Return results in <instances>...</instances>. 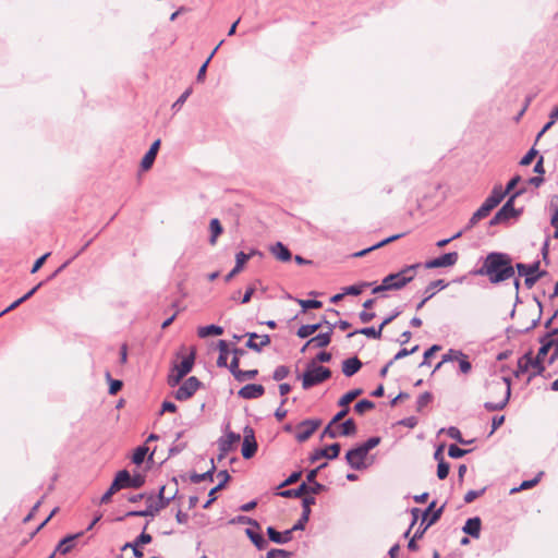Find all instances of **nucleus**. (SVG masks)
I'll return each instance as SVG.
<instances>
[{
  "label": "nucleus",
  "mask_w": 558,
  "mask_h": 558,
  "mask_svg": "<svg viewBox=\"0 0 558 558\" xmlns=\"http://www.w3.org/2000/svg\"><path fill=\"white\" fill-rule=\"evenodd\" d=\"M476 276H486L489 282L498 284L514 276V266L506 253L492 252L486 255L483 265L473 270Z\"/></svg>",
  "instance_id": "obj_1"
},
{
  "label": "nucleus",
  "mask_w": 558,
  "mask_h": 558,
  "mask_svg": "<svg viewBox=\"0 0 558 558\" xmlns=\"http://www.w3.org/2000/svg\"><path fill=\"white\" fill-rule=\"evenodd\" d=\"M485 387L489 398H496L498 396H502V398L498 402H485L484 408L490 412L504 410L511 397V379L505 376H494L486 380Z\"/></svg>",
  "instance_id": "obj_2"
},
{
  "label": "nucleus",
  "mask_w": 558,
  "mask_h": 558,
  "mask_svg": "<svg viewBox=\"0 0 558 558\" xmlns=\"http://www.w3.org/2000/svg\"><path fill=\"white\" fill-rule=\"evenodd\" d=\"M166 485L161 486L156 498L154 494H147L146 509L129 511L125 517H155L159 511L167 508L178 495L177 487L170 496H166Z\"/></svg>",
  "instance_id": "obj_3"
},
{
  "label": "nucleus",
  "mask_w": 558,
  "mask_h": 558,
  "mask_svg": "<svg viewBox=\"0 0 558 558\" xmlns=\"http://www.w3.org/2000/svg\"><path fill=\"white\" fill-rule=\"evenodd\" d=\"M331 377V371L328 367L316 365L315 361L308 363L306 371L302 375L303 389H310L322 384Z\"/></svg>",
  "instance_id": "obj_4"
},
{
  "label": "nucleus",
  "mask_w": 558,
  "mask_h": 558,
  "mask_svg": "<svg viewBox=\"0 0 558 558\" xmlns=\"http://www.w3.org/2000/svg\"><path fill=\"white\" fill-rule=\"evenodd\" d=\"M195 362V350L192 349L190 354L183 356L179 363H174L167 383L170 387H177L181 380L192 371Z\"/></svg>",
  "instance_id": "obj_5"
},
{
  "label": "nucleus",
  "mask_w": 558,
  "mask_h": 558,
  "mask_svg": "<svg viewBox=\"0 0 558 558\" xmlns=\"http://www.w3.org/2000/svg\"><path fill=\"white\" fill-rule=\"evenodd\" d=\"M524 192V189L514 192L502 205V207L495 214V216L489 220V226L505 223L512 218L519 217L522 214V209L514 208V199Z\"/></svg>",
  "instance_id": "obj_6"
},
{
  "label": "nucleus",
  "mask_w": 558,
  "mask_h": 558,
  "mask_svg": "<svg viewBox=\"0 0 558 558\" xmlns=\"http://www.w3.org/2000/svg\"><path fill=\"white\" fill-rule=\"evenodd\" d=\"M420 267V263L405 266L398 272L389 274L383 280H389L390 278V282H388V284H395V287H390V289L401 290L415 278L416 270Z\"/></svg>",
  "instance_id": "obj_7"
},
{
  "label": "nucleus",
  "mask_w": 558,
  "mask_h": 558,
  "mask_svg": "<svg viewBox=\"0 0 558 558\" xmlns=\"http://www.w3.org/2000/svg\"><path fill=\"white\" fill-rule=\"evenodd\" d=\"M541 262L535 260L532 264L517 263L514 270H518L519 276L525 277L524 284L527 289L534 287V284L546 275L545 270H539Z\"/></svg>",
  "instance_id": "obj_8"
},
{
  "label": "nucleus",
  "mask_w": 558,
  "mask_h": 558,
  "mask_svg": "<svg viewBox=\"0 0 558 558\" xmlns=\"http://www.w3.org/2000/svg\"><path fill=\"white\" fill-rule=\"evenodd\" d=\"M326 489L327 487L324 484L315 483V485H311L303 482L298 488L280 490L277 495L283 498H299L303 495H317Z\"/></svg>",
  "instance_id": "obj_9"
},
{
  "label": "nucleus",
  "mask_w": 558,
  "mask_h": 558,
  "mask_svg": "<svg viewBox=\"0 0 558 558\" xmlns=\"http://www.w3.org/2000/svg\"><path fill=\"white\" fill-rule=\"evenodd\" d=\"M116 481L121 485V489L124 488H141L145 484V475L136 473L131 475L128 470L119 471L116 476Z\"/></svg>",
  "instance_id": "obj_10"
},
{
  "label": "nucleus",
  "mask_w": 558,
  "mask_h": 558,
  "mask_svg": "<svg viewBox=\"0 0 558 558\" xmlns=\"http://www.w3.org/2000/svg\"><path fill=\"white\" fill-rule=\"evenodd\" d=\"M202 381L195 377H189L174 392V398L178 401H185L193 397V395L201 388Z\"/></svg>",
  "instance_id": "obj_11"
},
{
  "label": "nucleus",
  "mask_w": 558,
  "mask_h": 558,
  "mask_svg": "<svg viewBox=\"0 0 558 558\" xmlns=\"http://www.w3.org/2000/svg\"><path fill=\"white\" fill-rule=\"evenodd\" d=\"M538 341L541 343V348L538 349L536 356L532 355V372L529 375V381L536 376H543L546 369L543 361L548 354V347L545 345L542 337H539Z\"/></svg>",
  "instance_id": "obj_12"
},
{
  "label": "nucleus",
  "mask_w": 558,
  "mask_h": 558,
  "mask_svg": "<svg viewBox=\"0 0 558 558\" xmlns=\"http://www.w3.org/2000/svg\"><path fill=\"white\" fill-rule=\"evenodd\" d=\"M322 421L319 418H307L302 421L298 425V433L295 434V438L299 442L306 441L315 430L320 426Z\"/></svg>",
  "instance_id": "obj_13"
},
{
  "label": "nucleus",
  "mask_w": 558,
  "mask_h": 558,
  "mask_svg": "<svg viewBox=\"0 0 558 558\" xmlns=\"http://www.w3.org/2000/svg\"><path fill=\"white\" fill-rule=\"evenodd\" d=\"M368 453H366L359 445L345 453L347 463L353 470H364L366 469L365 459Z\"/></svg>",
  "instance_id": "obj_14"
},
{
  "label": "nucleus",
  "mask_w": 558,
  "mask_h": 558,
  "mask_svg": "<svg viewBox=\"0 0 558 558\" xmlns=\"http://www.w3.org/2000/svg\"><path fill=\"white\" fill-rule=\"evenodd\" d=\"M243 432L244 437L241 452L244 459H251L257 451V442L255 440L254 429L250 426H246Z\"/></svg>",
  "instance_id": "obj_15"
},
{
  "label": "nucleus",
  "mask_w": 558,
  "mask_h": 558,
  "mask_svg": "<svg viewBox=\"0 0 558 558\" xmlns=\"http://www.w3.org/2000/svg\"><path fill=\"white\" fill-rule=\"evenodd\" d=\"M341 450V446L338 442H333L324 448L316 449L308 458L310 462L314 463L322 458H326L328 460L337 459Z\"/></svg>",
  "instance_id": "obj_16"
},
{
  "label": "nucleus",
  "mask_w": 558,
  "mask_h": 558,
  "mask_svg": "<svg viewBox=\"0 0 558 558\" xmlns=\"http://www.w3.org/2000/svg\"><path fill=\"white\" fill-rule=\"evenodd\" d=\"M459 259V254L457 252L445 253L436 258L427 260L425 263V268H441V267H451L457 264Z\"/></svg>",
  "instance_id": "obj_17"
},
{
  "label": "nucleus",
  "mask_w": 558,
  "mask_h": 558,
  "mask_svg": "<svg viewBox=\"0 0 558 558\" xmlns=\"http://www.w3.org/2000/svg\"><path fill=\"white\" fill-rule=\"evenodd\" d=\"M545 345L548 347V352L553 349L548 357V364L551 365L558 359V328H554L542 336Z\"/></svg>",
  "instance_id": "obj_18"
},
{
  "label": "nucleus",
  "mask_w": 558,
  "mask_h": 558,
  "mask_svg": "<svg viewBox=\"0 0 558 558\" xmlns=\"http://www.w3.org/2000/svg\"><path fill=\"white\" fill-rule=\"evenodd\" d=\"M505 196L506 194L504 193L502 186L500 184L495 185L490 195L481 205L483 211L489 214L496 206H498L501 203Z\"/></svg>",
  "instance_id": "obj_19"
},
{
  "label": "nucleus",
  "mask_w": 558,
  "mask_h": 558,
  "mask_svg": "<svg viewBox=\"0 0 558 558\" xmlns=\"http://www.w3.org/2000/svg\"><path fill=\"white\" fill-rule=\"evenodd\" d=\"M217 477L219 478V483L210 489L208 494V500L203 505L204 509L209 508V506L216 500V494L222 488H225V486L230 480V474L228 473L227 470H221L217 473Z\"/></svg>",
  "instance_id": "obj_20"
},
{
  "label": "nucleus",
  "mask_w": 558,
  "mask_h": 558,
  "mask_svg": "<svg viewBox=\"0 0 558 558\" xmlns=\"http://www.w3.org/2000/svg\"><path fill=\"white\" fill-rule=\"evenodd\" d=\"M245 336L248 337L245 347L256 352H260L264 347L270 343V337L268 335L259 336L256 332H246Z\"/></svg>",
  "instance_id": "obj_21"
},
{
  "label": "nucleus",
  "mask_w": 558,
  "mask_h": 558,
  "mask_svg": "<svg viewBox=\"0 0 558 558\" xmlns=\"http://www.w3.org/2000/svg\"><path fill=\"white\" fill-rule=\"evenodd\" d=\"M448 287V283L442 279L430 281L424 290V299L416 305V310L420 311L424 304L432 299L436 290H442Z\"/></svg>",
  "instance_id": "obj_22"
},
{
  "label": "nucleus",
  "mask_w": 558,
  "mask_h": 558,
  "mask_svg": "<svg viewBox=\"0 0 558 558\" xmlns=\"http://www.w3.org/2000/svg\"><path fill=\"white\" fill-rule=\"evenodd\" d=\"M264 393L265 388L263 385L259 384H247L238 391V396L246 400L257 399L262 397Z\"/></svg>",
  "instance_id": "obj_23"
},
{
  "label": "nucleus",
  "mask_w": 558,
  "mask_h": 558,
  "mask_svg": "<svg viewBox=\"0 0 558 558\" xmlns=\"http://www.w3.org/2000/svg\"><path fill=\"white\" fill-rule=\"evenodd\" d=\"M241 435L234 432H229L218 439V449L222 452H230L234 445L240 441Z\"/></svg>",
  "instance_id": "obj_24"
},
{
  "label": "nucleus",
  "mask_w": 558,
  "mask_h": 558,
  "mask_svg": "<svg viewBox=\"0 0 558 558\" xmlns=\"http://www.w3.org/2000/svg\"><path fill=\"white\" fill-rule=\"evenodd\" d=\"M335 328H336V324H328V330L326 332H320V333L316 335L315 337L308 339V343H313V347H316V348L327 347L331 341V336H332Z\"/></svg>",
  "instance_id": "obj_25"
},
{
  "label": "nucleus",
  "mask_w": 558,
  "mask_h": 558,
  "mask_svg": "<svg viewBox=\"0 0 558 558\" xmlns=\"http://www.w3.org/2000/svg\"><path fill=\"white\" fill-rule=\"evenodd\" d=\"M160 143H161L160 140H156L150 145L148 151L145 154V156L143 157V159L141 161L142 170L146 171L153 167L156 156L158 154L159 147H160Z\"/></svg>",
  "instance_id": "obj_26"
},
{
  "label": "nucleus",
  "mask_w": 558,
  "mask_h": 558,
  "mask_svg": "<svg viewBox=\"0 0 558 558\" xmlns=\"http://www.w3.org/2000/svg\"><path fill=\"white\" fill-rule=\"evenodd\" d=\"M235 361L229 364V371L233 375L234 379L239 383L254 379L258 375L257 369L242 371L236 368Z\"/></svg>",
  "instance_id": "obj_27"
},
{
  "label": "nucleus",
  "mask_w": 558,
  "mask_h": 558,
  "mask_svg": "<svg viewBox=\"0 0 558 558\" xmlns=\"http://www.w3.org/2000/svg\"><path fill=\"white\" fill-rule=\"evenodd\" d=\"M292 533L293 531H291V529L280 533L274 526L267 527V535L269 539L276 544H286L290 542L292 539Z\"/></svg>",
  "instance_id": "obj_28"
},
{
  "label": "nucleus",
  "mask_w": 558,
  "mask_h": 558,
  "mask_svg": "<svg viewBox=\"0 0 558 558\" xmlns=\"http://www.w3.org/2000/svg\"><path fill=\"white\" fill-rule=\"evenodd\" d=\"M362 366L363 364L360 359L357 356H352L342 362V373L347 377H352L361 369Z\"/></svg>",
  "instance_id": "obj_29"
},
{
  "label": "nucleus",
  "mask_w": 558,
  "mask_h": 558,
  "mask_svg": "<svg viewBox=\"0 0 558 558\" xmlns=\"http://www.w3.org/2000/svg\"><path fill=\"white\" fill-rule=\"evenodd\" d=\"M82 535H83V532L66 535L64 538H62L59 542V544L56 547V551H58L61 555L69 554L74 546V541L77 539L78 537H81Z\"/></svg>",
  "instance_id": "obj_30"
},
{
  "label": "nucleus",
  "mask_w": 558,
  "mask_h": 558,
  "mask_svg": "<svg viewBox=\"0 0 558 558\" xmlns=\"http://www.w3.org/2000/svg\"><path fill=\"white\" fill-rule=\"evenodd\" d=\"M482 521L478 517H473L466 520L462 531L472 536L473 538H478L481 534Z\"/></svg>",
  "instance_id": "obj_31"
},
{
  "label": "nucleus",
  "mask_w": 558,
  "mask_h": 558,
  "mask_svg": "<svg viewBox=\"0 0 558 558\" xmlns=\"http://www.w3.org/2000/svg\"><path fill=\"white\" fill-rule=\"evenodd\" d=\"M532 369V350L525 352L521 357H519L517 363V369L514 371V376L520 377L522 374Z\"/></svg>",
  "instance_id": "obj_32"
},
{
  "label": "nucleus",
  "mask_w": 558,
  "mask_h": 558,
  "mask_svg": "<svg viewBox=\"0 0 558 558\" xmlns=\"http://www.w3.org/2000/svg\"><path fill=\"white\" fill-rule=\"evenodd\" d=\"M401 236H403V233H399V234H395V235L388 236V238L379 241L378 243H376V244H374V245H372V246H369L367 248H364V250H362L360 252L354 253L353 256L354 257L365 256L367 253H369V252H372L374 250H377L379 247H383V246H385V245H387V244H389V243L400 239Z\"/></svg>",
  "instance_id": "obj_33"
},
{
  "label": "nucleus",
  "mask_w": 558,
  "mask_h": 558,
  "mask_svg": "<svg viewBox=\"0 0 558 558\" xmlns=\"http://www.w3.org/2000/svg\"><path fill=\"white\" fill-rule=\"evenodd\" d=\"M270 252L281 262H289L292 258L290 250L281 242H277L270 247Z\"/></svg>",
  "instance_id": "obj_34"
},
{
  "label": "nucleus",
  "mask_w": 558,
  "mask_h": 558,
  "mask_svg": "<svg viewBox=\"0 0 558 558\" xmlns=\"http://www.w3.org/2000/svg\"><path fill=\"white\" fill-rule=\"evenodd\" d=\"M218 349H219V356L217 359V366L229 368L228 355L231 352V350L229 349L228 342L226 340H219Z\"/></svg>",
  "instance_id": "obj_35"
},
{
  "label": "nucleus",
  "mask_w": 558,
  "mask_h": 558,
  "mask_svg": "<svg viewBox=\"0 0 558 558\" xmlns=\"http://www.w3.org/2000/svg\"><path fill=\"white\" fill-rule=\"evenodd\" d=\"M216 471V465H215V462H214V459H211V466L208 471L202 473V474H198V473H192L190 475V480L192 483L194 484H198L201 482H204V481H210L213 482L214 481V473Z\"/></svg>",
  "instance_id": "obj_36"
},
{
  "label": "nucleus",
  "mask_w": 558,
  "mask_h": 558,
  "mask_svg": "<svg viewBox=\"0 0 558 558\" xmlns=\"http://www.w3.org/2000/svg\"><path fill=\"white\" fill-rule=\"evenodd\" d=\"M245 534L258 550H263L268 546V541L262 534L254 532L252 529H246Z\"/></svg>",
  "instance_id": "obj_37"
},
{
  "label": "nucleus",
  "mask_w": 558,
  "mask_h": 558,
  "mask_svg": "<svg viewBox=\"0 0 558 558\" xmlns=\"http://www.w3.org/2000/svg\"><path fill=\"white\" fill-rule=\"evenodd\" d=\"M381 332H383V328L380 326L377 329L375 327H364L362 329H357V330H354V331L348 333L347 337L351 338L356 333H361L368 338L380 339Z\"/></svg>",
  "instance_id": "obj_38"
},
{
  "label": "nucleus",
  "mask_w": 558,
  "mask_h": 558,
  "mask_svg": "<svg viewBox=\"0 0 558 558\" xmlns=\"http://www.w3.org/2000/svg\"><path fill=\"white\" fill-rule=\"evenodd\" d=\"M223 333V328L218 325H207L197 329L199 338H207L209 336H220Z\"/></svg>",
  "instance_id": "obj_39"
},
{
  "label": "nucleus",
  "mask_w": 558,
  "mask_h": 558,
  "mask_svg": "<svg viewBox=\"0 0 558 558\" xmlns=\"http://www.w3.org/2000/svg\"><path fill=\"white\" fill-rule=\"evenodd\" d=\"M210 238L209 243L215 245L218 236L223 232V228L218 218H214L209 222Z\"/></svg>",
  "instance_id": "obj_40"
},
{
  "label": "nucleus",
  "mask_w": 558,
  "mask_h": 558,
  "mask_svg": "<svg viewBox=\"0 0 558 558\" xmlns=\"http://www.w3.org/2000/svg\"><path fill=\"white\" fill-rule=\"evenodd\" d=\"M339 436H353L356 434V424L353 418H348L340 425Z\"/></svg>",
  "instance_id": "obj_41"
},
{
  "label": "nucleus",
  "mask_w": 558,
  "mask_h": 558,
  "mask_svg": "<svg viewBox=\"0 0 558 558\" xmlns=\"http://www.w3.org/2000/svg\"><path fill=\"white\" fill-rule=\"evenodd\" d=\"M363 393L361 388H355L344 393L338 401L339 407H349V404Z\"/></svg>",
  "instance_id": "obj_42"
},
{
  "label": "nucleus",
  "mask_w": 558,
  "mask_h": 558,
  "mask_svg": "<svg viewBox=\"0 0 558 558\" xmlns=\"http://www.w3.org/2000/svg\"><path fill=\"white\" fill-rule=\"evenodd\" d=\"M257 253L256 250H252L251 253L239 252L235 255V271H241L246 262Z\"/></svg>",
  "instance_id": "obj_43"
},
{
  "label": "nucleus",
  "mask_w": 558,
  "mask_h": 558,
  "mask_svg": "<svg viewBox=\"0 0 558 558\" xmlns=\"http://www.w3.org/2000/svg\"><path fill=\"white\" fill-rule=\"evenodd\" d=\"M318 329H319V325H313V324L302 325L298 329L296 336L301 339H306V338L311 337L314 332H316Z\"/></svg>",
  "instance_id": "obj_44"
},
{
  "label": "nucleus",
  "mask_w": 558,
  "mask_h": 558,
  "mask_svg": "<svg viewBox=\"0 0 558 558\" xmlns=\"http://www.w3.org/2000/svg\"><path fill=\"white\" fill-rule=\"evenodd\" d=\"M119 490H121V485H119L118 481L114 478L108 490L101 496L99 504H108L111 500V497Z\"/></svg>",
  "instance_id": "obj_45"
},
{
  "label": "nucleus",
  "mask_w": 558,
  "mask_h": 558,
  "mask_svg": "<svg viewBox=\"0 0 558 558\" xmlns=\"http://www.w3.org/2000/svg\"><path fill=\"white\" fill-rule=\"evenodd\" d=\"M148 448L146 446H138L133 452L132 462L136 465L142 464L145 460Z\"/></svg>",
  "instance_id": "obj_46"
},
{
  "label": "nucleus",
  "mask_w": 558,
  "mask_h": 558,
  "mask_svg": "<svg viewBox=\"0 0 558 558\" xmlns=\"http://www.w3.org/2000/svg\"><path fill=\"white\" fill-rule=\"evenodd\" d=\"M543 472H539L534 478L529 481H523L519 487H514L510 490L511 494L518 493L520 490L529 489L534 487L541 480Z\"/></svg>",
  "instance_id": "obj_47"
},
{
  "label": "nucleus",
  "mask_w": 558,
  "mask_h": 558,
  "mask_svg": "<svg viewBox=\"0 0 558 558\" xmlns=\"http://www.w3.org/2000/svg\"><path fill=\"white\" fill-rule=\"evenodd\" d=\"M446 432L450 438L457 440L458 442H460L462 445H470L474 441L473 439H471V440L463 439L460 429L456 426H450Z\"/></svg>",
  "instance_id": "obj_48"
},
{
  "label": "nucleus",
  "mask_w": 558,
  "mask_h": 558,
  "mask_svg": "<svg viewBox=\"0 0 558 558\" xmlns=\"http://www.w3.org/2000/svg\"><path fill=\"white\" fill-rule=\"evenodd\" d=\"M488 215V213L483 211V208L480 207L470 218L468 225L465 226V230L472 229L480 220L487 217Z\"/></svg>",
  "instance_id": "obj_49"
},
{
  "label": "nucleus",
  "mask_w": 558,
  "mask_h": 558,
  "mask_svg": "<svg viewBox=\"0 0 558 558\" xmlns=\"http://www.w3.org/2000/svg\"><path fill=\"white\" fill-rule=\"evenodd\" d=\"M372 286L371 282H362L360 284H353V286H349V287H345L343 289V294H348V295H359L362 293L363 289L366 288V287H369Z\"/></svg>",
  "instance_id": "obj_50"
},
{
  "label": "nucleus",
  "mask_w": 558,
  "mask_h": 558,
  "mask_svg": "<svg viewBox=\"0 0 558 558\" xmlns=\"http://www.w3.org/2000/svg\"><path fill=\"white\" fill-rule=\"evenodd\" d=\"M375 403L371 400L363 399L355 403L354 411L357 414H364L366 411L374 409Z\"/></svg>",
  "instance_id": "obj_51"
},
{
  "label": "nucleus",
  "mask_w": 558,
  "mask_h": 558,
  "mask_svg": "<svg viewBox=\"0 0 558 558\" xmlns=\"http://www.w3.org/2000/svg\"><path fill=\"white\" fill-rule=\"evenodd\" d=\"M433 400V396L430 392L425 391L421 393L416 401V410L421 412L425 407H427Z\"/></svg>",
  "instance_id": "obj_52"
},
{
  "label": "nucleus",
  "mask_w": 558,
  "mask_h": 558,
  "mask_svg": "<svg viewBox=\"0 0 558 558\" xmlns=\"http://www.w3.org/2000/svg\"><path fill=\"white\" fill-rule=\"evenodd\" d=\"M380 437L378 436H373V437H369L366 441H364L363 444H360L359 446L366 452L368 453L372 449H374L375 447H377L379 444H380Z\"/></svg>",
  "instance_id": "obj_53"
},
{
  "label": "nucleus",
  "mask_w": 558,
  "mask_h": 558,
  "mask_svg": "<svg viewBox=\"0 0 558 558\" xmlns=\"http://www.w3.org/2000/svg\"><path fill=\"white\" fill-rule=\"evenodd\" d=\"M310 515H311V512H307V511H303L302 510V514L300 517V519L298 520V522L291 527V531L295 532V531H303L305 529V524L308 522L310 520Z\"/></svg>",
  "instance_id": "obj_54"
},
{
  "label": "nucleus",
  "mask_w": 558,
  "mask_h": 558,
  "mask_svg": "<svg viewBox=\"0 0 558 558\" xmlns=\"http://www.w3.org/2000/svg\"><path fill=\"white\" fill-rule=\"evenodd\" d=\"M298 303L301 305L303 312L311 308H320L323 303L318 300H298Z\"/></svg>",
  "instance_id": "obj_55"
},
{
  "label": "nucleus",
  "mask_w": 558,
  "mask_h": 558,
  "mask_svg": "<svg viewBox=\"0 0 558 558\" xmlns=\"http://www.w3.org/2000/svg\"><path fill=\"white\" fill-rule=\"evenodd\" d=\"M289 373H290V369L288 366L280 365L278 367H276V369L274 371L272 378L276 381H280V380L284 379L289 375Z\"/></svg>",
  "instance_id": "obj_56"
},
{
  "label": "nucleus",
  "mask_w": 558,
  "mask_h": 558,
  "mask_svg": "<svg viewBox=\"0 0 558 558\" xmlns=\"http://www.w3.org/2000/svg\"><path fill=\"white\" fill-rule=\"evenodd\" d=\"M469 452V450L462 449L458 447L457 445H450L448 449V454L452 459H460L463 456H465Z\"/></svg>",
  "instance_id": "obj_57"
},
{
  "label": "nucleus",
  "mask_w": 558,
  "mask_h": 558,
  "mask_svg": "<svg viewBox=\"0 0 558 558\" xmlns=\"http://www.w3.org/2000/svg\"><path fill=\"white\" fill-rule=\"evenodd\" d=\"M457 361L459 362V369L461 373L468 374L471 372L472 364L469 361L468 355L465 353H463V356H459Z\"/></svg>",
  "instance_id": "obj_58"
},
{
  "label": "nucleus",
  "mask_w": 558,
  "mask_h": 558,
  "mask_svg": "<svg viewBox=\"0 0 558 558\" xmlns=\"http://www.w3.org/2000/svg\"><path fill=\"white\" fill-rule=\"evenodd\" d=\"M450 471V465L446 461H439L437 464V476L439 480H445Z\"/></svg>",
  "instance_id": "obj_59"
},
{
  "label": "nucleus",
  "mask_w": 558,
  "mask_h": 558,
  "mask_svg": "<svg viewBox=\"0 0 558 558\" xmlns=\"http://www.w3.org/2000/svg\"><path fill=\"white\" fill-rule=\"evenodd\" d=\"M459 356H463V352L461 350L450 349L446 354L442 355L441 363L457 361Z\"/></svg>",
  "instance_id": "obj_60"
},
{
  "label": "nucleus",
  "mask_w": 558,
  "mask_h": 558,
  "mask_svg": "<svg viewBox=\"0 0 558 558\" xmlns=\"http://www.w3.org/2000/svg\"><path fill=\"white\" fill-rule=\"evenodd\" d=\"M335 424H331V421L327 424V426L324 428L320 438H337L339 436V430L333 427Z\"/></svg>",
  "instance_id": "obj_61"
},
{
  "label": "nucleus",
  "mask_w": 558,
  "mask_h": 558,
  "mask_svg": "<svg viewBox=\"0 0 558 558\" xmlns=\"http://www.w3.org/2000/svg\"><path fill=\"white\" fill-rule=\"evenodd\" d=\"M107 378L109 379V383H110L109 393L117 395L123 386L122 381L119 379H112L109 373H107Z\"/></svg>",
  "instance_id": "obj_62"
},
{
  "label": "nucleus",
  "mask_w": 558,
  "mask_h": 558,
  "mask_svg": "<svg viewBox=\"0 0 558 558\" xmlns=\"http://www.w3.org/2000/svg\"><path fill=\"white\" fill-rule=\"evenodd\" d=\"M292 553L284 549L272 548L267 553V558H290Z\"/></svg>",
  "instance_id": "obj_63"
},
{
  "label": "nucleus",
  "mask_w": 558,
  "mask_h": 558,
  "mask_svg": "<svg viewBox=\"0 0 558 558\" xmlns=\"http://www.w3.org/2000/svg\"><path fill=\"white\" fill-rule=\"evenodd\" d=\"M192 94V88H187L172 105L173 110H180V108L183 106V104L186 101V99Z\"/></svg>",
  "instance_id": "obj_64"
}]
</instances>
